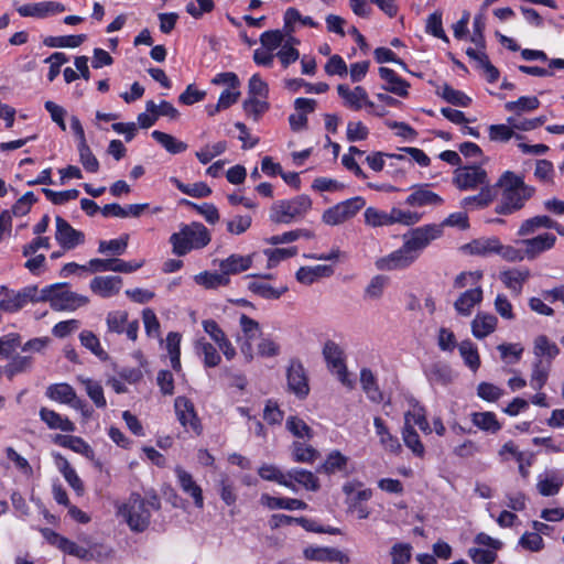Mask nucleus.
Listing matches in <instances>:
<instances>
[{"label":"nucleus","instance_id":"f257e3e1","mask_svg":"<svg viewBox=\"0 0 564 564\" xmlns=\"http://www.w3.org/2000/svg\"><path fill=\"white\" fill-rule=\"evenodd\" d=\"M496 187L501 188V203L496 213L508 215L521 209L525 202L534 194V187L524 183L523 177L511 171H506L498 180Z\"/></svg>","mask_w":564,"mask_h":564},{"label":"nucleus","instance_id":"f03ea898","mask_svg":"<svg viewBox=\"0 0 564 564\" xmlns=\"http://www.w3.org/2000/svg\"><path fill=\"white\" fill-rule=\"evenodd\" d=\"M161 501L158 495L152 494L142 498L139 494H131L128 500L119 506L118 514L122 516L134 532H143L150 524L151 511L160 510Z\"/></svg>","mask_w":564,"mask_h":564},{"label":"nucleus","instance_id":"7ed1b4c3","mask_svg":"<svg viewBox=\"0 0 564 564\" xmlns=\"http://www.w3.org/2000/svg\"><path fill=\"white\" fill-rule=\"evenodd\" d=\"M210 234L208 229L200 223H191L182 225L177 232L170 237L172 251L174 254L182 257L194 249H202L210 242Z\"/></svg>","mask_w":564,"mask_h":564},{"label":"nucleus","instance_id":"20e7f679","mask_svg":"<svg viewBox=\"0 0 564 564\" xmlns=\"http://www.w3.org/2000/svg\"><path fill=\"white\" fill-rule=\"evenodd\" d=\"M312 205L311 197L305 194L290 199H279L271 205L269 218L274 224L289 225L303 219L312 209Z\"/></svg>","mask_w":564,"mask_h":564},{"label":"nucleus","instance_id":"39448f33","mask_svg":"<svg viewBox=\"0 0 564 564\" xmlns=\"http://www.w3.org/2000/svg\"><path fill=\"white\" fill-rule=\"evenodd\" d=\"M42 302H50L54 311H75L88 303L84 295L72 292L66 284L56 283L41 290Z\"/></svg>","mask_w":564,"mask_h":564},{"label":"nucleus","instance_id":"423d86ee","mask_svg":"<svg viewBox=\"0 0 564 564\" xmlns=\"http://www.w3.org/2000/svg\"><path fill=\"white\" fill-rule=\"evenodd\" d=\"M42 302L41 290L36 285H28L19 291L0 286V308L7 313H15L29 303Z\"/></svg>","mask_w":564,"mask_h":564},{"label":"nucleus","instance_id":"0eeeda50","mask_svg":"<svg viewBox=\"0 0 564 564\" xmlns=\"http://www.w3.org/2000/svg\"><path fill=\"white\" fill-rule=\"evenodd\" d=\"M343 492L346 496L345 502L348 511L356 514L360 520L367 519L370 511L366 502L372 497V490L365 488L359 480H349L343 485Z\"/></svg>","mask_w":564,"mask_h":564},{"label":"nucleus","instance_id":"6e6552de","mask_svg":"<svg viewBox=\"0 0 564 564\" xmlns=\"http://www.w3.org/2000/svg\"><path fill=\"white\" fill-rule=\"evenodd\" d=\"M443 234L442 225L430 224L412 229L403 236V243L417 260L422 251Z\"/></svg>","mask_w":564,"mask_h":564},{"label":"nucleus","instance_id":"1a4fd4ad","mask_svg":"<svg viewBox=\"0 0 564 564\" xmlns=\"http://www.w3.org/2000/svg\"><path fill=\"white\" fill-rule=\"evenodd\" d=\"M366 205L361 196L340 202L327 208L322 215V221L328 226H338L354 218Z\"/></svg>","mask_w":564,"mask_h":564},{"label":"nucleus","instance_id":"9d476101","mask_svg":"<svg viewBox=\"0 0 564 564\" xmlns=\"http://www.w3.org/2000/svg\"><path fill=\"white\" fill-rule=\"evenodd\" d=\"M323 356L328 369L336 375L340 383L351 389L355 382L348 372L343 348L335 341L327 340L323 347Z\"/></svg>","mask_w":564,"mask_h":564},{"label":"nucleus","instance_id":"9b49d317","mask_svg":"<svg viewBox=\"0 0 564 564\" xmlns=\"http://www.w3.org/2000/svg\"><path fill=\"white\" fill-rule=\"evenodd\" d=\"M453 184L460 191L481 189L482 186H491L488 174L479 165L458 166L454 171Z\"/></svg>","mask_w":564,"mask_h":564},{"label":"nucleus","instance_id":"f8f14e48","mask_svg":"<svg viewBox=\"0 0 564 564\" xmlns=\"http://www.w3.org/2000/svg\"><path fill=\"white\" fill-rule=\"evenodd\" d=\"M415 261L416 259L403 243L399 249L391 253L378 258L375 265L380 271H395L406 269Z\"/></svg>","mask_w":564,"mask_h":564},{"label":"nucleus","instance_id":"ddd939ff","mask_svg":"<svg viewBox=\"0 0 564 564\" xmlns=\"http://www.w3.org/2000/svg\"><path fill=\"white\" fill-rule=\"evenodd\" d=\"M338 96L343 99L345 107L358 111L361 108H373V102L369 99L366 89L361 86L350 88L348 85L339 84L337 86Z\"/></svg>","mask_w":564,"mask_h":564},{"label":"nucleus","instance_id":"4468645a","mask_svg":"<svg viewBox=\"0 0 564 564\" xmlns=\"http://www.w3.org/2000/svg\"><path fill=\"white\" fill-rule=\"evenodd\" d=\"M55 223V239L62 248L70 250L84 243V234L73 228L64 218L56 216Z\"/></svg>","mask_w":564,"mask_h":564},{"label":"nucleus","instance_id":"2eb2a0df","mask_svg":"<svg viewBox=\"0 0 564 564\" xmlns=\"http://www.w3.org/2000/svg\"><path fill=\"white\" fill-rule=\"evenodd\" d=\"M288 388L297 398L304 399L310 393L308 379L303 365L292 361L286 371Z\"/></svg>","mask_w":564,"mask_h":564},{"label":"nucleus","instance_id":"dca6fc26","mask_svg":"<svg viewBox=\"0 0 564 564\" xmlns=\"http://www.w3.org/2000/svg\"><path fill=\"white\" fill-rule=\"evenodd\" d=\"M178 422L185 429L193 430L197 435L202 433V425L194 409V404L185 397H177L174 401Z\"/></svg>","mask_w":564,"mask_h":564},{"label":"nucleus","instance_id":"f3484780","mask_svg":"<svg viewBox=\"0 0 564 564\" xmlns=\"http://www.w3.org/2000/svg\"><path fill=\"white\" fill-rule=\"evenodd\" d=\"M89 270L91 272H105L113 271L121 273H131L140 269L143 265V261L127 262L124 260L112 258V259H91L88 262Z\"/></svg>","mask_w":564,"mask_h":564},{"label":"nucleus","instance_id":"a211bd4d","mask_svg":"<svg viewBox=\"0 0 564 564\" xmlns=\"http://www.w3.org/2000/svg\"><path fill=\"white\" fill-rule=\"evenodd\" d=\"M17 11L21 17L44 19L64 12L65 6L57 1H43L20 6Z\"/></svg>","mask_w":564,"mask_h":564},{"label":"nucleus","instance_id":"6ab92c4d","mask_svg":"<svg viewBox=\"0 0 564 564\" xmlns=\"http://www.w3.org/2000/svg\"><path fill=\"white\" fill-rule=\"evenodd\" d=\"M177 484L184 494L188 495L196 508H204V496L202 487L194 480L192 474L185 470L181 466H176L174 469Z\"/></svg>","mask_w":564,"mask_h":564},{"label":"nucleus","instance_id":"aec40b11","mask_svg":"<svg viewBox=\"0 0 564 564\" xmlns=\"http://www.w3.org/2000/svg\"><path fill=\"white\" fill-rule=\"evenodd\" d=\"M556 242L555 235L551 232H544L533 238L523 239L520 243L524 247V254L527 259L533 260L541 253L551 250Z\"/></svg>","mask_w":564,"mask_h":564},{"label":"nucleus","instance_id":"412c9836","mask_svg":"<svg viewBox=\"0 0 564 564\" xmlns=\"http://www.w3.org/2000/svg\"><path fill=\"white\" fill-rule=\"evenodd\" d=\"M252 276L253 280L249 282L248 289L253 294L265 299V300H278L280 299L286 291L288 288L285 285H281L280 288H274L269 284L265 279H271V274L265 275H248V278Z\"/></svg>","mask_w":564,"mask_h":564},{"label":"nucleus","instance_id":"4be33fe9","mask_svg":"<svg viewBox=\"0 0 564 564\" xmlns=\"http://www.w3.org/2000/svg\"><path fill=\"white\" fill-rule=\"evenodd\" d=\"M204 330L209 335L212 340L223 351L227 360H231L236 356V349L226 336L225 332L214 319H205L202 322Z\"/></svg>","mask_w":564,"mask_h":564},{"label":"nucleus","instance_id":"5701e85b","mask_svg":"<svg viewBox=\"0 0 564 564\" xmlns=\"http://www.w3.org/2000/svg\"><path fill=\"white\" fill-rule=\"evenodd\" d=\"M305 558L317 562H337L340 564H348L349 556L343 551L334 547H306L304 550Z\"/></svg>","mask_w":564,"mask_h":564},{"label":"nucleus","instance_id":"b1692460","mask_svg":"<svg viewBox=\"0 0 564 564\" xmlns=\"http://www.w3.org/2000/svg\"><path fill=\"white\" fill-rule=\"evenodd\" d=\"M122 279L115 275L96 276L90 281L91 291L101 297H111L119 293Z\"/></svg>","mask_w":564,"mask_h":564},{"label":"nucleus","instance_id":"393cba45","mask_svg":"<svg viewBox=\"0 0 564 564\" xmlns=\"http://www.w3.org/2000/svg\"><path fill=\"white\" fill-rule=\"evenodd\" d=\"M482 301V289L479 285L463 292L454 303L456 312L469 316L473 308Z\"/></svg>","mask_w":564,"mask_h":564},{"label":"nucleus","instance_id":"a878e982","mask_svg":"<svg viewBox=\"0 0 564 564\" xmlns=\"http://www.w3.org/2000/svg\"><path fill=\"white\" fill-rule=\"evenodd\" d=\"M530 278L528 269H510L500 272V281L508 288L514 295H520L523 284Z\"/></svg>","mask_w":564,"mask_h":564},{"label":"nucleus","instance_id":"bb28decb","mask_svg":"<svg viewBox=\"0 0 564 564\" xmlns=\"http://www.w3.org/2000/svg\"><path fill=\"white\" fill-rule=\"evenodd\" d=\"M379 75L386 82L382 86L386 91L395 94L400 97L408 96V88L410 85L398 76L393 69L382 66L379 68Z\"/></svg>","mask_w":564,"mask_h":564},{"label":"nucleus","instance_id":"cd10ccee","mask_svg":"<svg viewBox=\"0 0 564 564\" xmlns=\"http://www.w3.org/2000/svg\"><path fill=\"white\" fill-rule=\"evenodd\" d=\"M53 441L55 444L82 454L88 459H93L95 456L91 446L79 436L57 434Z\"/></svg>","mask_w":564,"mask_h":564},{"label":"nucleus","instance_id":"c85d7f7f","mask_svg":"<svg viewBox=\"0 0 564 564\" xmlns=\"http://www.w3.org/2000/svg\"><path fill=\"white\" fill-rule=\"evenodd\" d=\"M334 273L330 265L317 264L313 267H301L296 271V280L305 285H311L323 278H329Z\"/></svg>","mask_w":564,"mask_h":564},{"label":"nucleus","instance_id":"c756f323","mask_svg":"<svg viewBox=\"0 0 564 564\" xmlns=\"http://www.w3.org/2000/svg\"><path fill=\"white\" fill-rule=\"evenodd\" d=\"M495 186H482L477 195L467 196L460 200V207L466 210L487 207L496 197Z\"/></svg>","mask_w":564,"mask_h":564},{"label":"nucleus","instance_id":"7c9ffc66","mask_svg":"<svg viewBox=\"0 0 564 564\" xmlns=\"http://www.w3.org/2000/svg\"><path fill=\"white\" fill-rule=\"evenodd\" d=\"M260 503L270 509H285V510H305L307 503L296 498H278L272 497L268 494H262L260 497Z\"/></svg>","mask_w":564,"mask_h":564},{"label":"nucleus","instance_id":"2f4dec72","mask_svg":"<svg viewBox=\"0 0 564 564\" xmlns=\"http://www.w3.org/2000/svg\"><path fill=\"white\" fill-rule=\"evenodd\" d=\"M498 325V319L489 313H478L471 321V333L477 339H482L492 334Z\"/></svg>","mask_w":564,"mask_h":564},{"label":"nucleus","instance_id":"473e14b6","mask_svg":"<svg viewBox=\"0 0 564 564\" xmlns=\"http://www.w3.org/2000/svg\"><path fill=\"white\" fill-rule=\"evenodd\" d=\"M40 419L51 430H61L63 432H74L76 430L75 424L66 416H62L59 413L47 408H41Z\"/></svg>","mask_w":564,"mask_h":564},{"label":"nucleus","instance_id":"72a5a7b5","mask_svg":"<svg viewBox=\"0 0 564 564\" xmlns=\"http://www.w3.org/2000/svg\"><path fill=\"white\" fill-rule=\"evenodd\" d=\"M373 425L376 433L379 436L381 446L392 454H399L402 449L401 444L398 437L389 432L384 421L381 417L376 416L373 420Z\"/></svg>","mask_w":564,"mask_h":564},{"label":"nucleus","instance_id":"f704fd0d","mask_svg":"<svg viewBox=\"0 0 564 564\" xmlns=\"http://www.w3.org/2000/svg\"><path fill=\"white\" fill-rule=\"evenodd\" d=\"M467 56L477 63V66L481 68L490 83H495L499 78V70L490 63L488 55L484 48L468 47L466 50Z\"/></svg>","mask_w":564,"mask_h":564},{"label":"nucleus","instance_id":"c9c22d12","mask_svg":"<svg viewBox=\"0 0 564 564\" xmlns=\"http://www.w3.org/2000/svg\"><path fill=\"white\" fill-rule=\"evenodd\" d=\"M252 265V256L231 254L219 263L220 271L229 278L230 274H238L247 271Z\"/></svg>","mask_w":564,"mask_h":564},{"label":"nucleus","instance_id":"e433bc0d","mask_svg":"<svg viewBox=\"0 0 564 564\" xmlns=\"http://www.w3.org/2000/svg\"><path fill=\"white\" fill-rule=\"evenodd\" d=\"M555 220L546 215H539L522 221L518 230V236L525 237L535 234L539 229H553Z\"/></svg>","mask_w":564,"mask_h":564},{"label":"nucleus","instance_id":"4c0bfd02","mask_svg":"<svg viewBox=\"0 0 564 564\" xmlns=\"http://www.w3.org/2000/svg\"><path fill=\"white\" fill-rule=\"evenodd\" d=\"M195 350L199 356L203 357L205 367L214 368L217 367L221 361V357L216 347L205 338H199L195 341Z\"/></svg>","mask_w":564,"mask_h":564},{"label":"nucleus","instance_id":"58836bf2","mask_svg":"<svg viewBox=\"0 0 564 564\" xmlns=\"http://www.w3.org/2000/svg\"><path fill=\"white\" fill-rule=\"evenodd\" d=\"M533 354L536 359L545 357L544 360H550L552 364V360L560 354V348L555 343L551 341L547 336L539 335L533 343Z\"/></svg>","mask_w":564,"mask_h":564},{"label":"nucleus","instance_id":"ea45409f","mask_svg":"<svg viewBox=\"0 0 564 564\" xmlns=\"http://www.w3.org/2000/svg\"><path fill=\"white\" fill-rule=\"evenodd\" d=\"M443 198L436 193L429 189L426 186H422L415 189L406 198V204L411 206H426V205H441Z\"/></svg>","mask_w":564,"mask_h":564},{"label":"nucleus","instance_id":"a19ab883","mask_svg":"<svg viewBox=\"0 0 564 564\" xmlns=\"http://www.w3.org/2000/svg\"><path fill=\"white\" fill-rule=\"evenodd\" d=\"M360 384L367 397L373 402L382 401V393L373 372L369 368L360 370Z\"/></svg>","mask_w":564,"mask_h":564},{"label":"nucleus","instance_id":"79ce46f5","mask_svg":"<svg viewBox=\"0 0 564 564\" xmlns=\"http://www.w3.org/2000/svg\"><path fill=\"white\" fill-rule=\"evenodd\" d=\"M349 458L341 454L339 451H332L325 462L319 467L318 471L332 475L338 471H346Z\"/></svg>","mask_w":564,"mask_h":564},{"label":"nucleus","instance_id":"37998d69","mask_svg":"<svg viewBox=\"0 0 564 564\" xmlns=\"http://www.w3.org/2000/svg\"><path fill=\"white\" fill-rule=\"evenodd\" d=\"M552 364L550 360L536 359L532 366L530 384L534 390H541L549 378Z\"/></svg>","mask_w":564,"mask_h":564},{"label":"nucleus","instance_id":"c03bdc74","mask_svg":"<svg viewBox=\"0 0 564 564\" xmlns=\"http://www.w3.org/2000/svg\"><path fill=\"white\" fill-rule=\"evenodd\" d=\"M57 466L59 471L63 474L67 484L78 494L84 492V485L76 470L70 466L69 462L61 455L56 456Z\"/></svg>","mask_w":564,"mask_h":564},{"label":"nucleus","instance_id":"a18cd8bd","mask_svg":"<svg viewBox=\"0 0 564 564\" xmlns=\"http://www.w3.org/2000/svg\"><path fill=\"white\" fill-rule=\"evenodd\" d=\"M194 281L204 286L205 289H217L219 286L228 285L230 279L226 274L220 272L204 271L194 276Z\"/></svg>","mask_w":564,"mask_h":564},{"label":"nucleus","instance_id":"49530a36","mask_svg":"<svg viewBox=\"0 0 564 564\" xmlns=\"http://www.w3.org/2000/svg\"><path fill=\"white\" fill-rule=\"evenodd\" d=\"M539 107L540 100L535 96H522L514 101H508L505 104V109L517 116L534 111Z\"/></svg>","mask_w":564,"mask_h":564},{"label":"nucleus","instance_id":"de8ad7c7","mask_svg":"<svg viewBox=\"0 0 564 564\" xmlns=\"http://www.w3.org/2000/svg\"><path fill=\"white\" fill-rule=\"evenodd\" d=\"M151 135L158 143H160L167 152L172 154L182 153L187 149V144L185 142L177 140L175 137L169 133L154 130Z\"/></svg>","mask_w":564,"mask_h":564},{"label":"nucleus","instance_id":"09e8293b","mask_svg":"<svg viewBox=\"0 0 564 564\" xmlns=\"http://www.w3.org/2000/svg\"><path fill=\"white\" fill-rule=\"evenodd\" d=\"M500 240L497 237H487L473 240L468 248L476 256H489L498 253Z\"/></svg>","mask_w":564,"mask_h":564},{"label":"nucleus","instance_id":"8fccbe9b","mask_svg":"<svg viewBox=\"0 0 564 564\" xmlns=\"http://www.w3.org/2000/svg\"><path fill=\"white\" fill-rule=\"evenodd\" d=\"M470 417L473 424L482 431L497 433L501 429V424L492 412H474Z\"/></svg>","mask_w":564,"mask_h":564},{"label":"nucleus","instance_id":"3c124183","mask_svg":"<svg viewBox=\"0 0 564 564\" xmlns=\"http://www.w3.org/2000/svg\"><path fill=\"white\" fill-rule=\"evenodd\" d=\"M286 430L296 438L310 441L313 438V430L300 417L291 415L285 422Z\"/></svg>","mask_w":564,"mask_h":564},{"label":"nucleus","instance_id":"603ef678","mask_svg":"<svg viewBox=\"0 0 564 564\" xmlns=\"http://www.w3.org/2000/svg\"><path fill=\"white\" fill-rule=\"evenodd\" d=\"M409 424L413 427V425H417L420 430L430 434L432 432L431 426L426 420L425 410L419 404H415L411 411H408L404 414V426Z\"/></svg>","mask_w":564,"mask_h":564},{"label":"nucleus","instance_id":"864d4df0","mask_svg":"<svg viewBox=\"0 0 564 564\" xmlns=\"http://www.w3.org/2000/svg\"><path fill=\"white\" fill-rule=\"evenodd\" d=\"M181 334L171 332L166 336V350L170 356L171 367L175 371L181 370Z\"/></svg>","mask_w":564,"mask_h":564},{"label":"nucleus","instance_id":"5fc2aeb1","mask_svg":"<svg viewBox=\"0 0 564 564\" xmlns=\"http://www.w3.org/2000/svg\"><path fill=\"white\" fill-rule=\"evenodd\" d=\"M75 390L68 383L51 384L46 389V397L53 401L68 404L74 399Z\"/></svg>","mask_w":564,"mask_h":564},{"label":"nucleus","instance_id":"6e6d98bb","mask_svg":"<svg viewBox=\"0 0 564 564\" xmlns=\"http://www.w3.org/2000/svg\"><path fill=\"white\" fill-rule=\"evenodd\" d=\"M288 476L307 490L316 491L319 488L318 478L312 471L293 468L288 471Z\"/></svg>","mask_w":564,"mask_h":564},{"label":"nucleus","instance_id":"4d7b16f0","mask_svg":"<svg viewBox=\"0 0 564 564\" xmlns=\"http://www.w3.org/2000/svg\"><path fill=\"white\" fill-rule=\"evenodd\" d=\"M564 484V477L558 474H552L545 478L540 477L536 488L540 495L549 497L556 495Z\"/></svg>","mask_w":564,"mask_h":564},{"label":"nucleus","instance_id":"13d9d810","mask_svg":"<svg viewBox=\"0 0 564 564\" xmlns=\"http://www.w3.org/2000/svg\"><path fill=\"white\" fill-rule=\"evenodd\" d=\"M489 139L495 142H508L512 138L522 139L521 134L516 133L514 128L507 123L491 124L488 128Z\"/></svg>","mask_w":564,"mask_h":564},{"label":"nucleus","instance_id":"bf43d9fd","mask_svg":"<svg viewBox=\"0 0 564 564\" xmlns=\"http://www.w3.org/2000/svg\"><path fill=\"white\" fill-rule=\"evenodd\" d=\"M388 284V276L381 274L372 276L365 289L364 297L366 300L381 299Z\"/></svg>","mask_w":564,"mask_h":564},{"label":"nucleus","instance_id":"052dcab7","mask_svg":"<svg viewBox=\"0 0 564 564\" xmlns=\"http://www.w3.org/2000/svg\"><path fill=\"white\" fill-rule=\"evenodd\" d=\"M437 94L447 102L455 106L467 107L471 99L460 90H456L447 84H444L437 88Z\"/></svg>","mask_w":564,"mask_h":564},{"label":"nucleus","instance_id":"680f3d73","mask_svg":"<svg viewBox=\"0 0 564 564\" xmlns=\"http://www.w3.org/2000/svg\"><path fill=\"white\" fill-rule=\"evenodd\" d=\"M458 350L466 366L476 371L480 366V358L477 347L470 340H463Z\"/></svg>","mask_w":564,"mask_h":564},{"label":"nucleus","instance_id":"e2e57ef3","mask_svg":"<svg viewBox=\"0 0 564 564\" xmlns=\"http://www.w3.org/2000/svg\"><path fill=\"white\" fill-rule=\"evenodd\" d=\"M402 438L408 448L412 451V453L417 457H423L425 454V447L422 444L419 434L416 431L406 424L402 429Z\"/></svg>","mask_w":564,"mask_h":564},{"label":"nucleus","instance_id":"0e129e2a","mask_svg":"<svg viewBox=\"0 0 564 564\" xmlns=\"http://www.w3.org/2000/svg\"><path fill=\"white\" fill-rule=\"evenodd\" d=\"M182 193L192 197H207L212 194L210 187L203 183L184 184L176 177L170 180Z\"/></svg>","mask_w":564,"mask_h":564},{"label":"nucleus","instance_id":"69168bd1","mask_svg":"<svg viewBox=\"0 0 564 564\" xmlns=\"http://www.w3.org/2000/svg\"><path fill=\"white\" fill-rule=\"evenodd\" d=\"M86 40L85 34L47 36L44 39V45L48 47H78Z\"/></svg>","mask_w":564,"mask_h":564},{"label":"nucleus","instance_id":"338daca9","mask_svg":"<svg viewBox=\"0 0 564 564\" xmlns=\"http://www.w3.org/2000/svg\"><path fill=\"white\" fill-rule=\"evenodd\" d=\"M296 22L311 28H316L318 25L311 17H303L297 9H286L284 13V29L288 33H292L294 31V24Z\"/></svg>","mask_w":564,"mask_h":564},{"label":"nucleus","instance_id":"774afa93","mask_svg":"<svg viewBox=\"0 0 564 564\" xmlns=\"http://www.w3.org/2000/svg\"><path fill=\"white\" fill-rule=\"evenodd\" d=\"M318 456V452L311 445L296 441L292 444V457L297 463H313Z\"/></svg>","mask_w":564,"mask_h":564}]
</instances>
